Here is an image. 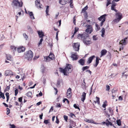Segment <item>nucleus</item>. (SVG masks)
<instances>
[{"instance_id":"obj_1","label":"nucleus","mask_w":128,"mask_h":128,"mask_svg":"<svg viewBox=\"0 0 128 128\" xmlns=\"http://www.w3.org/2000/svg\"><path fill=\"white\" fill-rule=\"evenodd\" d=\"M77 38L83 41L85 44L89 45L92 43L91 39L89 38V35L86 33H84L83 34H78Z\"/></svg>"},{"instance_id":"obj_2","label":"nucleus","mask_w":128,"mask_h":128,"mask_svg":"<svg viewBox=\"0 0 128 128\" xmlns=\"http://www.w3.org/2000/svg\"><path fill=\"white\" fill-rule=\"evenodd\" d=\"M71 65L69 64H66V67L64 68H59L60 72L63 73L64 75L68 76L69 73L71 72L72 70L71 69Z\"/></svg>"},{"instance_id":"obj_3","label":"nucleus","mask_w":128,"mask_h":128,"mask_svg":"<svg viewBox=\"0 0 128 128\" xmlns=\"http://www.w3.org/2000/svg\"><path fill=\"white\" fill-rule=\"evenodd\" d=\"M22 1L19 2L18 0H13L12 3V6L14 9L19 8L22 6Z\"/></svg>"},{"instance_id":"obj_4","label":"nucleus","mask_w":128,"mask_h":128,"mask_svg":"<svg viewBox=\"0 0 128 128\" xmlns=\"http://www.w3.org/2000/svg\"><path fill=\"white\" fill-rule=\"evenodd\" d=\"M74 50L75 52H78L80 46V43L78 42L74 43L72 44Z\"/></svg>"},{"instance_id":"obj_5","label":"nucleus","mask_w":128,"mask_h":128,"mask_svg":"<svg viewBox=\"0 0 128 128\" xmlns=\"http://www.w3.org/2000/svg\"><path fill=\"white\" fill-rule=\"evenodd\" d=\"M26 53L28 60H32L33 55L32 52L31 50H29L27 52H26Z\"/></svg>"},{"instance_id":"obj_6","label":"nucleus","mask_w":128,"mask_h":128,"mask_svg":"<svg viewBox=\"0 0 128 128\" xmlns=\"http://www.w3.org/2000/svg\"><path fill=\"white\" fill-rule=\"evenodd\" d=\"M71 57L73 60H76L78 59L77 53L76 52H72L71 53Z\"/></svg>"},{"instance_id":"obj_7","label":"nucleus","mask_w":128,"mask_h":128,"mask_svg":"<svg viewBox=\"0 0 128 128\" xmlns=\"http://www.w3.org/2000/svg\"><path fill=\"white\" fill-rule=\"evenodd\" d=\"M86 26L87 27V29L86 30V32L87 33L90 34L92 31V28L90 25H87Z\"/></svg>"},{"instance_id":"obj_8","label":"nucleus","mask_w":128,"mask_h":128,"mask_svg":"<svg viewBox=\"0 0 128 128\" xmlns=\"http://www.w3.org/2000/svg\"><path fill=\"white\" fill-rule=\"evenodd\" d=\"M107 16V14H104L103 15L101 16L100 17L98 18V20L100 21H105L106 16Z\"/></svg>"},{"instance_id":"obj_9","label":"nucleus","mask_w":128,"mask_h":128,"mask_svg":"<svg viewBox=\"0 0 128 128\" xmlns=\"http://www.w3.org/2000/svg\"><path fill=\"white\" fill-rule=\"evenodd\" d=\"M95 58V56L94 55L90 57L88 59V60L87 61V63L90 64L91 63L92 60L94 58Z\"/></svg>"},{"instance_id":"obj_10","label":"nucleus","mask_w":128,"mask_h":128,"mask_svg":"<svg viewBox=\"0 0 128 128\" xmlns=\"http://www.w3.org/2000/svg\"><path fill=\"white\" fill-rule=\"evenodd\" d=\"M68 0H61L59 1V3L62 5H64L68 2Z\"/></svg>"},{"instance_id":"obj_11","label":"nucleus","mask_w":128,"mask_h":128,"mask_svg":"<svg viewBox=\"0 0 128 128\" xmlns=\"http://www.w3.org/2000/svg\"><path fill=\"white\" fill-rule=\"evenodd\" d=\"M25 48L24 47H20L18 48V52H21L24 51Z\"/></svg>"},{"instance_id":"obj_12","label":"nucleus","mask_w":128,"mask_h":128,"mask_svg":"<svg viewBox=\"0 0 128 128\" xmlns=\"http://www.w3.org/2000/svg\"><path fill=\"white\" fill-rule=\"evenodd\" d=\"M6 76H8L10 75H13V73L12 71L10 70H6L5 72Z\"/></svg>"},{"instance_id":"obj_13","label":"nucleus","mask_w":128,"mask_h":128,"mask_svg":"<svg viewBox=\"0 0 128 128\" xmlns=\"http://www.w3.org/2000/svg\"><path fill=\"white\" fill-rule=\"evenodd\" d=\"M35 4L38 8H41L42 4L40 3V0H37L35 1Z\"/></svg>"},{"instance_id":"obj_14","label":"nucleus","mask_w":128,"mask_h":128,"mask_svg":"<svg viewBox=\"0 0 128 128\" xmlns=\"http://www.w3.org/2000/svg\"><path fill=\"white\" fill-rule=\"evenodd\" d=\"M86 93L85 92H83L82 93V94L81 96V100L83 102H84L86 99Z\"/></svg>"},{"instance_id":"obj_15","label":"nucleus","mask_w":128,"mask_h":128,"mask_svg":"<svg viewBox=\"0 0 128 128\" xmlns=\"http://www.w3.org/2000/svg\"><path fill=\"white\" fill-rule=\"evenodd\" d=\"M127 39V38H125L124 39L122 40L121 42H120V43L122 45H126V40Z\"/></svg>"},{"instance_id":"obj_16","label":"nucleus","mask_w":128,"mask_h":128,"mask_svg":"<svg viewBox=\"0 0 128 128\" xmlns=\"http://www.w3.org/2000/svg\"><path fill=\"white\" fill-rule=\"evenodd\" d=\"M78 62L81 65L84 66V65L85 60L82 58L80 59L78 61Z\"/></svg>"},{"instance_id":"obj_17","label":"nucleus","mask_w":128,"mask_h":128,"mask_svg":"<svg viewBox=\"0 0 128 128\" xmlns=\"http://www.w3.org/2000/svg\"><path fill=\"white\" fill-rule=\"evenodd\" d=\"M116 15L118 16V18L120 20L122 18V14L120 12H118L116 13Z\"/></svg>"},{"instance_id":"obj_18","label":"nucleus","mask_w":128,"mask_h":128,"mask_svg":"<svg viewBox=\"0 0 128 128\" xmlns=\"http://www.w3.org/2000/svg\"><path fill=\"white\" fill-rule=\"evenodd\" d=\"M38 34L40 38H43L44 36V34L42 31H38Z\"/></svg>"},{"instance_id":"obj_19","label":"nucleus","mask_w":128,"mask_h":128,"mask_svg":"<svg viewBox=\"0 0 128 128\" xmlns=\"http://www.w3.org/2000/svg\"><path fill=\"white\" fill-rule=\"evenodd\" d=\"M107 52V51L106 50H103L101 52V56L100 57H101L102 56L105 55Z\"/></svg>"},{"instance_id":"obj_20","label":"nucleus","mask_w":128,"mask_h":128,"mask_svg":"<svg viewBox=\"0 0 128 128\" xmlns=\"http://www.w3.org/2000/svg\"><path fill=\"white\" fill-rule=\"evenodd\" d=\"M99 60H100L101 59L100 58H98V57L96 58V64L95 65H94V67H96L98 64L99 62Z\"/></svg>"},{"instance_id":"obj_21","label":"nucleus","mask_w":128,"mask_h":128,"mask_svg":"<svg viewBox=\"0 0 128 128\" xmlns=\"http://www.w3.org/2000/svg\"><path fill=\"white\" fill-rule=\"evenodd\" d=\"M19 11H20V12H18V14L16 16V20H17V19L18 18V16H20V15L21 14V12L22 10V9H21V8H19Z\"/></svg>"},{"instance_id":"obj_22","label":"nucleus","mask_w":128,"mask_h":128,"mask_svg":"<svg viewBox=\"0 0 128 128\" xmlns=\"http://www.w3.org/2000/svg\"><path fill=\"white\" fill-rule=\"evenodd\" d=\"M28 12L31 18V19L33 20L34 19V14H33L32 12Z\"/></svg>"},{"instance_id":"obj_23","label":"nucleus","mask_w":128,"mask_h":128,"mask_svg":"<svg viewBox=\"0 0 128 128\" xmlns=\"http://www.w3.org/2000/svg\"><path fill=\"white\" fill-rule=\"evenodd\" d=\"M44 61L46 62H49L51 60L48 56H45L44 57Z\"/></svg>"},{"instance_id":"obj_24","label":"nucleus","mask_w":128,"mask_h":128,"mask_svg":"<svg viewBox=\"0 0 128 128\" xmlns=\"http://www.w3.org/2000/svg\"><path fill=\"white\" fill-rule=\"evenodd\" d=\"M7 59L9 60H11L12 59V56L10 54L6 55V56Z\"/></svg>"},{"instance_id":"obj_25","label":"nucleus","mask_w":128,"mask_h":128,"mask_svg":"<svg viewBox=\"0 0 128 128\" xmlns=\"http://www.w3.org/2000/svg\"><path fill=\"white\" fill-rule=\"evenodd\" d=\"M2 98L4 99L5 98L4 94L2 92L0 91V98Z\"/></svg>"},{"instance_id":"obj_26","label":"nucleus","mask_w":128,"mask_h":128,"mask_svg":"<svg viewBox=\"0 0 128 128\" xmlns=\"http://www.w3.org/2000/svg\"><path fill=\"white\" fill-rule=\"evenodd\" d=\"M86 122H88L90 123H93L94 124H95V123L92 120H90L87 119H86Z\"/></svg>"},{"instance_id":"obj_27","label":"nucleus","mask_w":128,"mask_h":128,"mask_svg":"<svg viewBox=\"0 0 128 128\" xmlns=\"http://www.w3.org/2000/svg\"><path fill=\"white\" fill-rule=\"evenodd\" d=\"M89 68V66H84L82 68V70L83 72H84L86 70L88 69Z\"/></svg>"},{"instance_id":"obj_28","label":"nucleus","mask_w":128,"mask_h":128,"mask_svg":"<svg viewBox=\"0 0 128 128\" xmlns=\"http://www.w3.org/2000/svg\"><path fill=\"white\" fill-rule=\"evenodd\" d=\"M54 55L53 54L50 53V54L48 57L51 60H52L54 58Z\"/></svg>"},{"instance_id":"obj_29","label":"nucleus","mask_w":128,"mask_h":128,"mask_svg":"<svg viewBox=\"0 0 128 128\" xmlns=\"http://www.w3.org/2000/svg\"><path fill=\"white\" fill-rule=\"evenodd\" d=\"M27 29L30 32H33V31L31 28L30 26H27Z\"/></svg>"},{"instance_id":"obj_30","label":"nucleus","mask_w":128,"mask_h":128,"mask_svg":"<svg viewBox=\"0 0 128 128\" xmlns=\"http://www.w3.org/2000/svg\"><path fill=\"white\" fill-rule=\"evenodd\" d=\"M110 113L112 115L113 114V110L110 108H109L108 109Z\"/></svg>"},{"instance_id":"obj_31","label":"nucleus","mask_w":128,"mask_h":128,"mask_svg":"<svg viewBox=\"0 0 128 128\" xmlns=\"http://www.w3.org/2000/svg\"><path fill=\"white\" fill-rule=\"evenodd\" d=\"M88 8V7L87 6H86L84 8L82 9V12H85L86 10Z\"/></svg>"},{"instance_id":"obj_32","label":"nucleus","mask_w":128,"mask_h":128,"mask_svg":"<svg viewBox=\"0 0 128 128\" xmlns=\"http://www.w3.org/2000/svg\"><path fill=\"white\" fill-rule=\"evenodd\" d=\"M120 20V19H118V18H116L114 20L113 22L114 23H116L118 22Z\"/></svg>"},{"instance_id":"obj_33","label":"nucleus","mask_w":128,"mask_h":128,"mask_svg":"<svg viewBox=\"0 0 128 128\" xmlns=\"http://www.w3.org/2000/svg\"><path fill=\"white\" fill-rule=\"evenodd\" d=\"M32 95V92H30L29 91L27 93L26 95V96L29 97H31V95Z\"/></svg>"},{"instance_id":"obj_34","label":"nucleus","mask_w":128,"mask_h":128,"mask_svg":"<svg viewBox=\"0 0 128 128\" xmlns=\"http://www.w3.org/2000/svg\"><path fill=\"white\" fill-rule=\"evenodd\" d=\"M117 124L118 126H120L121 125V122L120 120H119L116 121Z\"/></svg>"},{"instance_id":"obj_35","label":"nucleus","mask_w":128,"mask_h":128,"mask_svg":"<svg viewBox=\"0 0 128 128\" xmlns=\"http://www.w3.org/2000/svg\"><path fill=\"white\" fill-rule=\"evenodd\" d=\"M49 6H47L46 7V15H49V14H48V12H49Z\"/></svg>"},{"instance_id":"obj_36","label":"nucleus","mask_w":128,"mask_h":128,"mask_svg":"<svg viewBox=\"0 0 128 128\" xmlns=\"http://www.w3.org/2000/svg\"><path fill=\"white\" fill-rule=\"evenodd\" d=\"M66 95L67 96V98H70L72 94V93H69L68 94H66Z\"/></svg>"},{"instance_id":"obj_37","label":"nucleus","mask_w":128,"mask_h":128,"mask_svg":"<svg viewBox=\"0 0 128 128\" xmlns=\"http://www.w3.org/2000/svg\"><path fill=\"white\" fill-rule=\"evenodd\" d=\"M117 90L116 88H114L112 90V93H116L117 92Z\"/></svg>"},{"instance_id":"obj_38","label":"nucleus","mask_w":128,"mask_h":128,"mask_svg":"<svg viewBox=\"0 0 128 128\" xmlns=\"http://www.w3.org/2000/svg\"><path fill=\"white\" fill-rule=\"evenodd\" d=\"M107 3L106 4V6H108L109 4H111V0H107Z\"/></svg>"},{"instance_id":"obj_39","label":"nucleus","mask_w":128,"mask_h":128,"mask_svg":"<svg viewBox=\"0 0 128 128\" xmlns=\"http://www.w3.org/2000/svg\"><path fill=\"white\" fill-rule=\"evenodd\" d=\"M10 89V86H7L6 88L4 90V92H5L6 91H8Z\"/></svg>"},{"instance_id":"obj_40","label":"nucleus","mask_w":128,"mask_h":128,"mask_svg":"<svg viewBox=\"0 0 128 128\" xmlns=\"http://www.w3.org/2000/svg\"><path fill=\"white\" fill-rule=\"evenodd\" d=\"M96 102H97L98 103V104H99L100 103V98L98 97L97 96H96Z\"/></svg>"},{"instance_id":"obj_41","label":"nucleus","mask_w":128,"mask_h":128,"mask_svg":"<svg viewBox=\"0 0 128 128\" xmlns=\"http://www.w3.org/2000/svg\"><path fill=\"white\" fill-rule=\"evenodd\" d=\"M22 97H20L18 98V101L21 102V105L22 104Z\"/></svg>"},{"instance_id":"obj_42","label":"nucleus","mask_w":128,"mask_h":128,"mask_svg":"<svg viewBox=\"0 0 128 128\" xmlns=\"http://www.w3.org/2000/svg\"><path fill=\"white\" fill-rule=\"evenodd\" d=\"M78 28L75 27L74 29V34H75L78 31Z\"/></svg>"},{"instance_id":"obj_43","label":"nucleus","mask_w":128,"mask_h":128,"mask_svg":"<svg viewBox=\"0 0 128 128\" xmlns=\"http://www.w3.org/2000/svg\"><path fill=\"white\" fill-rule=\"evenodd\" d=\"M114 7L111 6V9L112 10L115 11L116 12H117L118 10L114 8Z\"/></svg>"},{"instance_id":"obj_44","label":"nucleus","mask_w":128,"mask_h":128,"mask_svg":"<svg viewBox=\"0 0 128 128\" xmlns=\"http://www.w3.org/2000/svg\"><path fill=\"white\" fill-rule=\"evenodd\" d=\"M74 107L75 108L78 109L79 110H80V108H79L76 105V104H75L74 105Z\"/></svg>"},{"instance_id":"obj_45","label":"nucleus","mask_w":128,"mask_h":128,"mask_svg":"<svg viewBox=\"0 0 128 128\" xmlns=\"http://www.w3.org/2000/svg\"><path fill=\"white\" fill-rule=\"evenodd\" d=\"M9 125L10 127V128H15L16 127V126L14 124H9Z\"/></svg>"},{"instance_id":"obj_46","label":"nucleus","mask_w":128,"mask_h":128,"mask_svg":"<svg viewBox=\"0 0 128 128\" xmlns=\"http://www.w3.org/2000/svg\"><path fill=\"white\" fill-rule=\"evenodd\" d=\"M72 90L70 88H69L67 90V92L66 94H68L69 93H72L71 92Z\"/></svg>"},{"instance_id":"obj_47","label":"nucleus","mask_w":128,"mask_h":128,"mask_svg":"<svg viewBox=\"0 0 128 128\" xmlns=\"http://www.w3.org/2000/svg\"><path fill=\"white\" fill-rule=\"evenodd\" d=\"M88 17V14L87 12H86L84 14V17L86 19H87Z\"/></svg>"},{"instance_id":"obj_48","label":"nucleus","mask_w":128,"mask_h":128,"mask_svg":"<svg viewBox=\"0 0 128 128\" xmlns=\"http://www.w3.org/2000/svg\"><path fill=\"white\" fill-rule=\"evenodd\" d=\"M23 36L26 39V40H27L28 38V36H27L26 34V33H24L23 34Z\"/></svg>"},{"instance_id":"obj_49","label":"nucleus","mask_w":128,"mask_h":128,"mask_svg":"<svg viewBox=\"0 0 128 128\" xmlns=\"http://www.w3.org/2000/svg\"><path fill=\"white\" fill-rule=\"evenodd\" d=\"M6 110H7L6 114L7 115H8L10 113V110L8 108H7Z\"/></svg>"},{"instance_id":"obj_50","label":"nucleus","mask_w":128,"mask_h":128,"mask_svg":"<svg viewBox=\"0 0 128 128\" xmlns=\"http://www.w3.org/2000/svg\"><path fill=\"white\" fill-rule=\"evenodd\" d=\"M96 36H94L93 37V40H96L98 39V38H96Z\"/></svg>"},{"instance_id":"obj_51","label":"nucleus","mask_w":128,"mask_h":128,"mask_svg":"<svg viewBox=\"0 0 128 128\" xmlns=\"http://www.w3.org/2000/svg\"><path fill=\"white\" fill-rule=\"evenodd\" d=\"M15 95L16 96L18 93V90L17 89H16L15 90Z\"/></svg>"},{"instance_id":"obj_52","label":"nucleus","mask_w":128,"mask_h":128,"mask_svg":"<svg viewBox=\"0 0 128 128\" xmlns=\"http://www.w3.org/2000/svg\"><path fill=\"white\" fill-rule=\"evenodd\" d=\"M96 26L97 28L96 31L100 29V27L98 25L96 24Z\"/></svg>"},{"instance_id":"obj_53","label":"nucleus","mask_w":128,"mask_h":128,"mask_svg":"<svg viewBox=\"0 0 128 128\" xmlns=\"http://www.w3.org/2000/svg\"><path fill=\"white\" fill-rule=\"evenodd\" d=\"M64 120L66 122H67V120L68 119V116H67L64 115Z\"/></svg>"},{"instance_id":"obj_54","label":"nucleus","mask_w":128,"mask_h":128,"mask_svg":"<svg viewBox=\"0 0 128 128\" xmlns=\"http://www.w3.org/2000/svg\"><path fill=\"white\" fill-rule=\"evenodd\" d=\"M106 124L107 126H108L109 125H110V126H112L113 125V124L111 122H109L108 123V122H106Z\"/></svg>"},{"instance_id":"obj_55","label":"nucleus","mask_w":128,"mask_h":128,"mask_svg":"<svg viewBox=\"0 0 128 128\" xmlns=\"http://www.w3.org/2000/svg\"><path fill=\"white\" fill-rule=\"evenodd\" d=\"M42 69L41 70V71L42 72V73H43L45 70V69L44 67V66H43L42 67H41Z\"/></svg>"},{"instance_id":"obj_56","label":"nucleus","mask_w":128,"mask_h":128,"mask_svg":"<svg viewBox=\"0 0 128 128\" xmlns=\"http://www.w3.org/2000/svg\"><path fill=\"white\" fill-rule=\"evenodd\" d=\"M110 89V86L108 85H107L106 86V90H109Z\"/></svg>"},{"instance_id":"obj_57","label":"nucleus","mask_w":128,"mask_h":128,"mask_svg":"<svg viewBox=\"0 0 128 128\" xmlns=\"http://www.w3.org/2000/svg\"><path fill=\"white\" fill-rule=\"evenodd\" d=\"M48 122V120H44V123L46 124H47Z\"/></svg>"},{"instance_id":"obj_58","label":"nucleus","mask_w":128,"mask_h":128,"mask_svg":"<svg viewBox=\"0 0 128 128\" xmlns=\"http://www.w3.org/2000/svg\"><path fill=\"white\" fill-rule=\"evenodd\" d=\"M43 40V38H41L40 41L38 43V44H39V45H40L42 43V41Z\"/></svg>"},{"instance_id":"obj_59","label":"nucleus","mask_w":128,"mask_h":128,"mask_svg":"<svg viewBox=\"0 0 128 128\" xmlns=\"http://www.w3.org/2000/svg\"><path fill=\"white\" fill-rule=\"evenodd\" d=\"M102 33L104 34L105 32V29L104 28H103L101 30Z\"/></svg>"},{"instance_id":"obj_60","label":"nucleus","mask_w":128,"mask_h":128,"mask_svg":"<svg viewBox=\"0 0 128 128\" xmlns=\"http://www.w3.org/2000/svg\"><path fill=\"white\" fill-rule=\"evenodd\" d=\"M11 48L13 50H13V51H14V50H16V47L14 46H11Z\"/></svg>"},{"instance_id":"obj_61","label":"nucleus","mask_w":128,"mask_h":128,"mask_svg":"<svg viewBox=\"0 0 128 128\" xmlns=\"http://www.w3.org/2000/svg\"><path fill=\"white\" fill-rule=\"evenodd\" d=\"M56 122L57 124H58L59 122V119L58 118H57V117H56Z\"/></svg>"},{"instance_id":"obj_62","label":"nucleus","mask_w":128,"mask_h":128,"mask_svg":"<svg viewBox=\"0 0 128 128\" xmlns=\"http://www.w3.org/2000/svg\"><path fill=\"white\" fill-rule=\"evenodd\" d=\"M93 85H92V86L90 88V95L92 94V86Z\"/></svg>"},{"instance_id":"obj_63","label":"nucleus","mask_w":128,"mask_h":128,"mask_svg":"<svg viewBox=\"0 0 128 128\" xmlns=\"http://www.w3.org/2000/svg\"><path fill=\"white\" fill-rule=\"evenodd\" d=\"M9 94L8 92H6V98H9Z\"/></svg>"},{"instance_id":"obj_64","label":"nucleus","mask_w":128,"mask_h":128,"mask_svg":"<svg viewBox=\"0 0 128 128\" xmlns=\"http://www.w3.org/2000/svg\"><path fill=\"white\" fill-rule=\"evenodd\" d=\"M58 32H59V31H58L56 32V40H58Z\"/></svg>"}]
</instances>
